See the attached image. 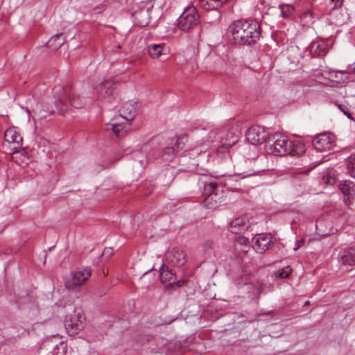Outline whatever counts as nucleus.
Wrapping results in <instances>:
<instances>
[{
    "mask_svg": "<svg viewBox=\"0 0 355 355\" xmlns=\"http://www.w3.org/2000/svg\"><path fill=\"white\" fill-rule=\"evenodd\" d=\"M198 186L203 187V205L207 209H216L224 200L223 190L218 186L216 179L207 175L199 178Z\"/></svg>",
    "mask_w": 355,
    "mask_h": 355,
    "instance_id": "f03ea898",
    "label": "nucleus"
},
{
    "mask_svg": "<svg viewBox=\"0 0 355 355\" xmlns=\"http://www.w3.org/2000/svg\"><path fill=\"white\" fill-rule=\"evenodd\" d=\"M322 220L318 219L316 220L315 227H316L317 230L319 228V227L322 226Z\"/></svg>",
    "mask_w": 355,
    "mask_h": 355,
    "instance_id": "58836bf2",
    "label": "nucleus"
},
{
    "mask_svg": "<svg viewBox=\"0 0 355 355\" xmlns=\"http://www.w3.org/2000/svg\"><path fill=\"white\" fill-rule=\"evenodd\" d=\"M159 277L161 282L165 285H175L178 287H180L187 283L185 279L177 281L175 273L171 269H168V267H166L164 264H162L159 268Z\"/></svg>",
    "mask_w": 355,
    "mask_h": 355,
    "instance_id": "f8f14e48",
    "label": "nucleus"
},
{
    "mask_svg": "<svg viewBox=\"0 0 355 355\" xmlns=\"http://www.w3.org/2000/svg\"><path fill=\"white\" fill-rule=\"evenodd\" d=\"M130 126V122L123 121L119 117H115L106 125V130H112L114 134L117 137L123 136Z\"/></svg>",
    "mask_w": 355,
    "mask_h": 355,
    "instance_id": "dca6fc26",
    "label": "nucleus"
},
{
    "mask_svg": "<svg viewBox=\"0 0 355 355\" xmlns=\"http://www.w3.org/2000/svg\"><path fill=\"white\" fill-rule=\"evenodd\" d=\"M113 252H114V251H113L112 248H105L103 250L102 255L107 256V257H110L113 254Z\"/></svg>",
    "mask_w": 355,
    "mask_h": 355,
    "instance_id": "c9c22d12",
    "label": "nucleus"
},
{
    "mask_svg": "<svg viewBox=\"0 0 355 355\" xmlns=\"http://www.w3.org/2000/svg\"><path fill=\"white\" fill-rule=\"evenodd\" d=\"M299 245H297L296 247L294 248V250H297L298 248H299Z\"/></svg>",
    "mask_w": 355,
    "mask_h": 355,
    "instance_id": "a18cd8bd",
    "label": "nucleus"
},
{
    "mask_svg": "<svg viewBox=\"0 0 355 355\" xmlns=\"http://www.w3.org/2000/svg\"><path fill=\"white\" fill-rule=\"evenodd\" d=\"M310 52L314 56H323L327 52V44L323 42H313L310 45Z\"/></svg>",
    "mask_w": 355,
    "mask_h": 355,
    "instance_id": "b1692460",
    "label": "nucleus"
},
{
    "mask_svg": "<svg viewBox=\"0 0 355 355\" xmlns=\"http://www.w3.org/2000/svg\"><path fill=\"white\" fill-rule=\"evenodd\" d=\"M206 245L209 246V248H211L212 243L210 241H207L206 243Z\"/></svg>",
    "mask_w": 355,
    "mask_h": 355,
    "instance_id": "a19ab883",
    "label": "nucleus"
},
{
    "mask_svg": "<svg viewBox=\"0 0 355 355\" xmlns=\"http://www.w3.org/2000/svg\"><path fill=\"white\" fill-rule=\"evenodd\" d=\"M338 262L347 270H352L355 266V247L341 250L338 256Z\"/></svg>",
    "mask_w": 355,
    "mask_h": 355,
    "instance_id": "2eb2a0df",
    "label": "nucleus"
},
{
    "mask_svg": "<svg viewBox=\"0 0 355 355\" xmlns=\"http://www.w3.org/2000/svg\"><path fill=\"white\" fill-rule=\"evenodd\" d=\"M329 217L334 223L331 227L328 234H334L343 227L345 224L347 222L348 215L342 209H336L331 212Z\"/></svg>",
    "mask_w": 355,
    "mask_h": 355,
    "instance_id": "4468645a",
    "label": "nucleus"
},
{
    "mask_svg": "<svg viewBox=\"0 0 355 355\" xmlns=\"http://www.w3.org/2000/svg\"><path fill=\"white\" fill-rule=\"evenodd\" d=\"M300 242H301V243H304V239H302V240L300 241Z\"/></svg>",
    "mask_w": 355,
    "mask_h": 355,
    "instance_id": "09e8293b",
    "label": "nucleus"
},
{
    "mask_svg": "<svg viewBox=\"0 0 355 355\" xmlns=\"http://www.w3.org/2000/svg\"><path fill=\"white\" fill-rule=\"evenodd\" d=\"M245 136L246 139L252 145H259L268 139V133L265 128L260 125H253L248 129Z\"/></svg>",
    "mask_w": 355,
    "mask_h": 355,
    "instance_id": "9b49d317",
    "label": "nucleus"
},
{
    "mask_svg": "<svg viewBox=\"0 0 355 355\" xmlns=\"http://www.w3.org/2000/svg\"><path fill=\"white\" fill-rule=\"evenodd\" d=\"M312 144L317 151H328L336 146L335 137L331 133L318 134L313 138Z\"/></svg>",
    "mask_w": 355,
    "mask_h": 355,
    "instance_id": "1a4fd4ad",
    "label": "nucleus"
},
{
    "mask_svg": "<svg viewBox=\"0 0 355 355\" xmlns=\"http://www.w3.org/2000/svg\"><path fill=\"white\" fill-rule=\"evenodd\" d=\"M353 198L354 196H344L343 201L345 204L349 206L351 204Z\"/></svg>",
    "mask_w": 355,
    "mask_h": 355,
    "instance_id": "e433bc0d",
    "label": "nucleus"
},
{
    "mask_svg": "<svg viewBox=\"0 0 355 355\" xmlns=\"http://www.w3.org/2000/svg\"><path fill=\"white\" fill-rule=\"evenodd\" d=\"M12 159L18 165L21 167H26L31 162V157L28 155V152L22 147L17 150H12Z\"/></svg>",
    "mask_w": 355,
    "mask_h": 355,
    "instance_id": "4be33fe9",
    "label": "nucleus"
},
{
    "mask_svg": "<svg viewBox=\"0 0 355 355\" xmlns=\"http://www.w3.org/2000/svg\"><path fill=\"white\" fill-rule=\"evenodd\" d=\"M175 150L173 147H166L163 150L162 159L164 162H171L175 156Z\"/></svg>",
    "mask_w": 355,
    "mask_h": 355,
    "instance_id": "7c9ffc66",
    "label": "nucleus"
},
{
    "mask_svg": "<svg viewBox=\"0 0 355 355\" xmlns=\"http://www.w3.org/2000/svg\"><path fill=\"white\" fill-rule=\"evenodd\" d=\"M232 35L236 43L252 44L259 40L261 27L258 22L238 20L232 24Z\"/></svg>",
    "mask_w": 355,
    "mask_h": 355,
    "instance_id": "7ed1b4c3",
    "label": "nucleus"
},
{
    "mask_svg": "<svg viewBox=\"0 0 355 355\" xmlns=\"http://www.w3.org/2000/svg\"><path fill=\"white\" fill-rule=\"evenodd\" d=\"M26 112H27L28 114H30V113H31L29 110H26Z\"/></svg>",
    "mask_w": 355,
    "mask_h": 355,
    "instance_id": "de8ad7c7",
    "label": "nucleus"
},
{
    "mask_svg": "<svg viewBox=\"0 0 355 355\" xmlns=\"http://www.w3.org/2000/svg\"><path fill=\"white\" fill-rule=\"evenodd\" d=\"M257 174V171L254 169L249 170H242L240 172L236 173V175L241 177V178H245L247 177L252 176Z\"/></svg>",
    "mask_w": 355,
    "mask_h": 355,
    "instance_id": "72a5a7b5",
    "label": "nucleus"
},
{
    "mask_svg": "<svg viewBox=\"0 0 355 355\" xmlns=\"http://www.w3.org/2000/svg\"><path fill=\"white\" fill-rule=\"evenodd\" d=\"M4 141L10 150H17L22 147L23 138L16 127H10L4 132Z\"/></svg>",
    "mask_w": 355,
    "mask_h": 355,
    "instance_id": "9d476101",
    "label": "nucleus"
},
{
    "mask_svg": "<svg viewBox=\"0 0 355 355\" xmlns=\"http://www.w3.org/2000/svg\"><path fill=\"white\" fill-rule=\"evenodd\" d=\"M309 304H310V302H309V301H306V302H304V306H307V305H309Z\"/></svg>",
    "mask_w": 355,
    "mask_h": 355,
    "instance_id": "c03bdc74",
    "label": "nucleus"
},
{
    "mask_svg": "<svg viewBox=\"0 0 355 355\" xmlns=\"http://www.w3.org/2000/svg\"><path fill=\"white\" fill-rule=\"evenodd\" d=\"M200 23V15L196 8L188 6L178 19L177 27L182 31H188Z\"/></svg>",
    "mask_w": 355,
    "mask_h": 355,
    "instance_id": "39448f33",
    "label": "nucleus"
},
{
    "mask_svg": "<svg viewBox=\"0 0 355 355\" xmlns=\"http://www.w3.org/2000/svg\"><path fill=\"white\" fill-rule=\"evenodd\" d=\"M147 24H148V21H146V22H144V23L141 24V26H146V25H147Z\"/></svg>",
    "mask_w": 355,
    "mask_h": 355,
    "instance_id": "37998d69",
    "label": "nucleus"
},
{
    "mask_svg": "<svg viewBox=\"0 0 355 355\" xmlns=\"http://www.w3.org/2000/svg\"><path fill=\"white\" fill-rule=\"evenodd\" d=\"M151 146V144L150 143H146V144H144L142 147H141V151L145 153H147L150 149Z\"/></svg>",
    "mask_w": 355,
    "mask_h": 355,
    "instance_id": "4c0bfd02",
    "label": "nucleus"
},
{
    "mask_svg": "<svg viewBox=\"0 0 355 355\" xmlns=\"http://www.w3.org/2000/svg\"><path fill=\"white\" fill-rule=\"evenodd\" d=\"M355 185L350 181H345L340 184L339 188L344 196H354Z\"/></svg>",
    "mask_w": 355,
    "mask_h": 355,
    "instance_id": "c85d7f7f",
    "label": "nucleus"
},
{
    "mask_svg": "<svg viewBox=\"0 0 355 355\" xmlns=\"http://www.w3.org/2000/svg\"><path fill=\"white\" fill-rule=\"evenodd\" d=\"M279 276L282 277V278H286L288 277V273L286 272V273H284V272H282L279 274Z\"/></svg>",
    "mask_w": 355,
    "mask_h": 355,
    "instance_id": "ea45409f",
    "label": "nucleus"
},
{
    "mask_svg": "<svg viewBox=\"0 0 355 355\" xmlns=\"http://www.w3.org/2000/svg\"><path fill=\"white\" fill-rule=\"evenodd\" d=\"M227 0H199V6L206 10H216L220 8Z\"/></svg>",
    "mask_w": 355,
    "mask_h": 355,
    "instance_id": "5701e85b",
    "label": "nucleus"
},
{
    "mask_svg": "<svg viewBox=\"0 0 355 355\" xmlns=\"http://www.w3.org/2000/svg\"><path fill=\"white\" fill-rule=\"evenodd\" d=\"M248 239L243 236L235 238V248L243 252H247L249 248Z\"/></svg>",
    "mask_w": 355,
    "mask_h": 355,
    "instance_id": "cd10ccee",
    "label": "nucleus"
},
{
    "mask_svg": "<svg viewBox=\"0 0 355 355\" xmlns=\"http://www.w3.org/2000/svg\"><path fill=\"white\" fill-rule=\"evenodd\" d=\"M119 116L121 120L127 122L132 121L137 114V109L135 103L132 102L125 103L119 109Z\"/></svg>",
    "mask_w": 355,
    "mask_h": 355,
    "instance_id": "6ab92c4d",
    "label": "nucleus"
},
{
    "mask_svg": "<svg viewBox=\"0 0 355 355\" xmlns=\"http://www.w3.org/2000/svg\"><path fill=\"white\" fill-rule=\"evenodd\" d=\"M148 52L153 59H159L162 55H168L170 50L166 44L160 43L149 45Z\"/></svg>",
    "mask_w": 355,
    "mask_h": 355,
    "instance_id": "412c9836",
    "label": "nucleus"
},
{
    "mask_svg": "<svg viewBox=\"0 0 355 355\" xmlns=\"http://www.w3.org/2000/svg\"><path fill=\"white\" fill-rule=\"evenodd\" d=\"M272 236L270 234H257L252 238V248L259 253L265 252L271 245Z\"/></svg>",
    "mask_w": 355,
    "mask_h": 355,
    "instance_id": "ddd939ff",
    "label": "nucleus"
},
{
    "mask_svg": "<svg viewBox=\"0 0 355 355\" xmlns=\"http://www.w3.org/2000/svg\"><path fill=\"white\" fill-rule=\"evenodd\" d=\"M268 153L275 156L291 155L292 156H301L305 152V146L300 141H291L279 133L272 137V143L268 142L266 146Z\"/></svg>",
    "mask_w": 355,
    "mask_h": 355,
    "instance_id": "f257e3e1",
    "label": "nucleus"
},
{
    "mask_svg": "<svg viewBox=\"0 0 355 355\" xmlns=\"http://www.w3.org/2000/svg\"><path fill=\"white\" fill-rule=\"evenodd\" d=\"M67 310L64 319V328L69 336H74L85 328V316L81 309L72 305H69Z\"/></svg>",
    "mask_w": 355,
    "mask_h": 355,
    "instance_id": "20e7f679",
    "label": "nucleus"
},
{
    "mask_svg": "<svg viewBox=\"0 0 355 355\" xmlns=\"http://www.w3.org/2000/svg\"><path fill=\"white\" fill-rule=\"evenodd\" d=\"M167 261L175 266H182L186 263V254L183 250L172 249L166 254Z\"/></svg>",
    "mask_w": 355,
    "mask_h": 355,
    "instance_id": "aec40b11",
    "label": "nucleus"
},
{
    "mask_svg": "<svg viewBox=\"0 0 355 355\" xmlns=\"http://www.w3.org/2000/svg\"><path fill=\"white\" fill-rule=\"evenodd\" d=\"M91 275L92 270L89 267L78 268L68 277L65 282V286L68 289L73 290L87 282Z\"/></svg>",
    "mask_w": 355,
    "mask_h": 355,
    "instance_id": "0eeeda50",
    "label": "nucleus"
},
{
    "mask_svg": "<svg viewBox=\"0 0 355 355\" xmlns=\"http://www.w3.org/2000/svg\"><path fill=\"white\" fill-rule=\"evenodd\" d=\"M279 7L281 10V16L284 19L289 17L294 13L295 8L291 5L283 4V5H279Z\"/></svg>",
    "mask_w": 355,
    "mask_h": 355,
    "instance_id": "2f4dec72",
    "label": "nucleus"
},
{
    "mask_svg": "<svg viewBox=\"0 0 355 355\" xmlns=\"http://www.w3.org/2000/svg\"><path fill=\"white\" fill-rule=\"evenodd\" d=\"M50 114H51V115H53V114H54V111H51V112H50Z\"/></svg>",
    "mask_w": 355,
    "mask_h": 355,
    "instance_id": "49530a36",
    "label": "nucleus"
},
{
    "mask_svg": "<svg viewBox=\"0 0 355 355\" xmlns=\"http://www.w3.org/2000/svg\"><path fill=\"white\" fill-rule=\"evenodd\" d=\"M54 96L55 99V106L59 110V112L62 114H63L67 110L68 102L71 106L77 109L82 107L84 105L83 99L80 96H76L74 94L69 95L68 96H64L62 97L55 94Z\"/></svg>",
    "mask_w": 355,
    "mask_h": 355,
    "instance_id": "6e6552de",
    "label": "nucleus"
},
{
    "mask_svg": "<svg viewBox=\"0 0 355 355\" xmlns=\"http://www.w3.org/2000/svg\"><path fill=\"white\" fill-rule=\"evenodd\" d=\"M64 43L63 35L62 33L56 34L52 36L47 42L48 46L53 49H58Z\"/></svg>",
    "mask_w": 355,
    "mask_h": 355,
    "instance_id": "a878e982",
    "label": "nucleus"
},
{
    "mask_svg": "<svg viewBox=\"0 0 355 355\" xmlns=\"http://www.w3.org/2000/svg\"><path fill=\"white\" fill-rule=\"evenodd\" d=\"M345 164L347 174L355 179V153L346 158Z\"/></svg>",
    "mask_w": 355,
    "mask_h": 355,
    "instance_id": "bb28decb",
    "label": "nucleus"
},
{
    "mask_svg": "<svg viewBox=\"0 0 355 355\" xmlns=\"http://www.w3.org/2000/svg\"><path fill=\"white\" fill-rule=\"evenodd\" d=\"M115 84L110 80H106L97 84L94 89L99 98H110L114 93Z\"/></svg>",
    "mask_w": 355,
    "mask_h": 355,
    "instance_id": "f3484780",
    "label": "nucleus"
},
{
    "mask_svg": "<svg viewBox=\"0 0 355 355\" xmlns=\"http://www.w3.org/2000/svg\"><path fill=\"white\" fill-rule=\"evenodd\" d=\"M62 89V88L61 87H57V91L55 92V93L61 91Z\"/></svg>",
    "mask_w": 355,
    "mask_h": 355,
    "instance_id": "79ce46f5",
    "label": "nucleus"
},
{
    "mask_svg": "<svg viewBox=\"0 0 355 355\" xmlns=\"http://www.w3.org/2000/svg\"><path fill=\"white\" fill-rule=\"evenodd\" d=\"M51 348H45V350L52 349L49 354L53 355H65L67 353V345L63 342H60L58 345H53L51 343Z\"/></svg>",
    "mask_w": 355,
    "mask_h": 355,
    "instance_id": "c756f323",
    "label": "nucleus"
},
{
    "mask_svg": "<svg viewBox=\"0 0 355 355\" xmlns=\"http://www.w3.org/2000/svg\"><path fill=\"white\" fill-rule=\"evenodd\" d=\"M250 227L249 218L247 215L234 219L230 224V230L235 234L246 231Z\"/></svg>",
    "mask_w": 355,
    "mask_h": 355,
    "instance_id": "a211bd4d",
    "label": "nucleus"
},
{
    "mask_svg": "<svg viewBox=\"0 0 355 355\" xmlns=\"http://www.w3.org/2000/svg\"><path fill=\"white\" fill-rule=\"evenodd\" d=\"M343 0H330L329 3L328 14L331 24L336 26H341L348 19V15L340 8Z\"/></svg>",
    "mask_w": 355,
    "mask_h": 355,
    "instance_id": "423d86ee",
    "label": "nucleus"
},
{
    "mask_svg": "<svg viewBox=\"0 0 355 355\" xmlns=\"http://www.w3.org/2000/svg\"><path fill=\"white\" fill-rule=\"evenodd\" d=\"M220 145L218 146L226 149L231 148L238 141V137L231 132H226L225 137H220Z\"/></svg>",
    "mask_w": 355,
    "mask_h": 355,
    "instance_id": "393cba45",
    "label": "nucleus"
},
{
    "mask_svg": "<svg viewBox=\"0 0 355 355\" xmlns=\"http://www.w3.org/2000/svg\"><path fill=\"white\" fill-rule=\"evenodd\" d=\"M51 347H52L51 340H47V341L44 342L38 351L39 355H53V354H46V352H45V348H51Z\"/></svg>",
    "mask_w": 355,
    "mask_h": 355,
    "instance_id": "f704fd0d",
    "label": "nucleus"
},
{
    "mask_svg": "<svg viewBox=\"0 0 355 355\" xmlns=\"http://www.w3.org/2000/svg\"><path fill=\"white\" fill-rule=\"evenodd\" d=\"M336 105L338 107V109L350 120L355 121L354 118L352 116L349 109L347 106L342 104H339L336 103Z\"/></svg>",
    "mask_w": 355,
    "mask_h": 355,
    "instance_id": "473e14b6",
    "label": "nucleus"
}]
</instances>
